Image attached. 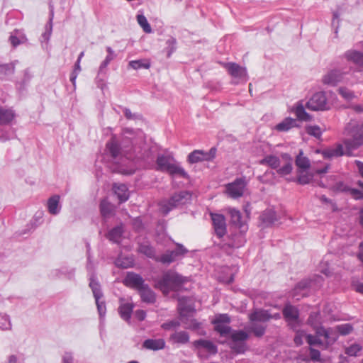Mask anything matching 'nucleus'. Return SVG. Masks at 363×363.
Segmentation results:
<instances>
[{
    "label": "nucleus",
    "instance_id": "obj_1",
    "mask_svg": "<svg viewBox=\"0 0 363 363\" xmlns=\"http://www.w3.org/2000/svg\"><path fill=\"white\" fill-rule=\"evenodd\" d=\"M106 148L114 159L123 156L129 160L145 163L152 162L156 152V147L151 143H147L143 131L129 128L123 130L121 144L113 135L107 143Z\"/></svg>",
    "mask_w": 363,
    "mask_h": 363
},
{
    "label": "nucleus",
    "instance_id": "obj_2",
    "mask_svg": "<svg viewBox=\"0 0 363 363\" xmlns=\"http://www.w3.org/2000/svg\"><path fill=\"white\" fill-rule=\"evenodd\" d=\"M184 281L182 276L174 272L168 271L156 281L155 286L163 294H168L171 291H178Z\"/></svg>",
    "mask_w": 363,
    "mask_h": 363
},
{
    "label": "nucleus",
    "instance_id": "obj_3",
    "mask_svg": "<svg viewBox=\"0 0 363 363\" xmlns=\"http://www.w3.org/2000/svg\"><path fill=\"white\" fill-rule=\"evenodd\" d=\"M191 199V194L186 191H182L174 194L169 200L160 202V211L167 214L173 208L184 205Z\"/></svg>",
    "mask_w": 363,
    "mask_h": 363
},
{
    "label": "nucleus",
    "instance_id": "obj_4",
    "mask_svg": "<svg viewBox=\"0 0 363 363\" xmlns=\"http://www.w3.org/2000/svg\"><path fill=\"white\" fill-rule=\"evenodd\" d=\"M249 338L248 334L243 330H235L230 335V347L236 353H244L247 345L246 341Z\"/></svg>",
    "mask_w": 363,
    "mask_h": 363
},
{
    "label": "nucleus",
    "instance_id": "obj_5",
    "mask_svg": "<svg viewBox=\"0 0 363 363\" xmlns=\"http://www.w3.org/2000/svg\"><path fill=\"white\" fill-rule=\"evenodd\" d=\"M306 106L311 111H326L330 108V104L324 91L314 94L307 101Z\"/></svg>",
    "mask_w": 363,
    "mask_h": 363
},
{
    "label": "nucleus",
    "instance_id": "obj_6",
    "mask_svg": "<svg viewBox=\"0 0 363 363\" xmlns=\"http://www.w3.org/2000/svg\"><path fill=\"white\" fill-rule=\"evenodd\" d=\"M89 287L91 289L94 297L95 298L99 316L103 318L105 316L106 311V304L104 301H101V298L103 297V293L101 291L99 283L95 280L94 275H91V277Z\"/></svg>",
    "mask_w": 363,
    "mask_h": 363
},
{
    "label": "nucleus",
    "instance_id": "obj_7",
    "mask_svg": "<svg viewBox=\"0 0 363 363\" xmlns=\"http://www.w3.org/2000/svg\"><path fill=\"white\" fill-rule=\"evenodd\" d=\"M317 335L323 337V350L328 349L330 346L335 344L338 339L337 335V330L334 328H325L324 326L319 327L315 331Z\"/></svg>",
    "mask_w": 363,
    "mask_h": 363
},
{
    "label": "nucleus",
    "instance_id": "obj_8",
    "mask_svg": "<svg viewBox=\"0 0 363 363\" xmlns=\"http://www.w3.org/2000/svg\"><path fill=\"white\" fill-rule=\"evenodd\" d=\"M195 350L200 357H206L205 353L214 355L218 352L217 346L211 340L199 339L193 342Z\"/></svg>",
    "mask_w": 363,
    "mask_h": 363
},
{
    "label": "nucleus",
    "instance_id": "obj_9",
    "mask_svg": "<svg viewBox=\"0 0 363 363\" xmlns=\"http://www.w3.org/2000/svg\"><path fill=\"white\" fill-rule=\"evenodd\" d=\"M178 309L179 311L181 320L186 325V328L191 330H197L200 328L201 323L197 322L195 319L187 317L188 313H193V309L191 306H184L182 305V299L179 301Z\"/></svg>",
    "mask_w": 363,
    "mask_h": 363
},
{
    "label": "nucleus",
    "instance_id": "obj_10",
    "mask_svg": "<svg viewBox=\"0 0 363 363\" xmlns=\"http://www.w3.org/2000/svg\"><path fill=\"white\" fill-rule=\"evenodd\" d=\"M230 318L228 314H219L212 320L215 330L221 336H225L230 333Z\"/></svg>",
    "mask_w": 363,
    "mask_h": 363
},
{
    "label": "nucleus",
    "instance_id": "obj_11",
    "mask_svg": "<svg viewBox=\"0 0 363 363\" xmlns=\"http://www.w3.org/2000/svg\"><path fill=\"white\" fill-rule=\"evenodd\" d=\"M283 315L289 327L295 330L300 326V320L298 319V310L291 305H286L283 309Z\"/></svg>",
    "mask_w": 363,
    "mask_h": 363
},
{
    "label": "nucleus",
    "instance_id": "obj_12",
    "mask_svg": "<svg viewBox=\"0 0 363 363\" xmlns=\"http://www.w3.org/2000/svg\"><path fill=\"white\" fill-rule=\"evenodd\" d=\"M246 185L245 178H238L233 182L226 185L227 193L231 198H240L243 195Z\"/></svg>",
    "mask_w": 363,
    "mask_h": 363
},
{
    "label": "nucleus",
    "instance_id": "obj_13",
    "mask_svg": "<svg viewBox=\"0 0 363 363\" xmlns=\"http://www.w3.org/2000/svg\"><path fill=\"white\" fill-rule=\"evenodd\" d=\"M187 252L188 250L182 245L177 244V248L174 250L167 251L156 260L163 264H170L178 257L184 256Z\"/></svg>",
    "mask_w": 363,
    "mask_h": 363
},
{
    "label": "nucleus",
    "instance_id": "obj_14",
    "mask_svg": "<svg viewBox=\"0 0 363 363\" xmlns=\"http://www.w3.org/2000/svg\"><path fill=\"white\" fill-rule=\"evenodd\" d=\"M216 149L212 147L208 152L203 150H194L191 152L188 156V161L190 163H196L201 161H209L216 157Z\"/></svg>",
    "mask_w": 363,
    "mask_h": 363
},
{
    "label": "nucleus",
    "instance_id": "obj_15",
    "mask_svg": "<svg viewBox=\"0 0 363 363\" xmlns=\"http://www.w3.org/2000/svg\"><path fill=\"white\" fill-rule=\"evenodd\" d=\"M345 74V72L337 69H331L323 75L322 82L325 85L335 86L343 81Z\"/></svg>",
    "mask_w": 363,
    "mask_h": 363
},
{
    "label": "nucleus",
    "instance_id": "obj_16",
    "mask_svg": "<svg viewBox=\"0 0 363 363\" xmlns=\"http://www.w3.org/2000/svg\"><path fill=\"white\" fill-rule=\"evenodd\" d=\"M125 285L139 291L146 284L143 277L134 272H128L123 281Z\"/></svg>",
    "mask_w": 363,
    "mask_h": 363
},
{
    "label": "nucleus",
    "instance_id": "obj_17",
    "mask_svg": "<svg viewBox=\"0 0 363 363\" xmlns=\"http://www.w3.org/2000/svg\"><path fill=\"white\" fill-rule=\"evenodd\" d=\"M225 67L229 74L234 78H238L243 81L247 80V73L245 67H241L234 62L227 63Z\"/></svg>",
    "mask_w": 363,
    "mask_h": 363
},
{
    "label": "nucleus",
    "instance_id": "obj_18",
    "mask_svg": "<svg viewBox=\"0 0 363 363\" xmlns=\"http://www.w3.org/2000/svg\"><path fill=\"white\" fill-rule=\"evenodd\" d=\"M211 218L216 234L222 238L226 233L225 217L221 214H211Z\"/></svg>",
    "mask_w": 363,
    "mask_h": 363
},
{
    "label": "nucleus",
    "instance_id": "obj_19",
    "mask_svg": "<svg viewBox=\"0 0 363 363\" xmlns=\"http://www.w3.org/2000/svg\"><path fill=\"white\" fill-rule=\"evenodd\" d=\"M251 322L265 323L271 319V314L267 310L256 309L249 315Z\"/></svg>",
    "mask_w": 363,
    "mask_h": 363
},
{
    "label": "nucleus",
    "instance_id": "obj_20",
    "mask_svg": "<svg viewBox=\"0 0 363 363\" xmlns=\"http://www.w3.org/2000/svg\"><path fill=\"white\" fill-rule=\"evenodd\" d=\"M344 56L347 61L352 62L359 67H363V52L350 50L345 52Z\"/></svg>",
    "mask_w": 363,
    "mask_h": 363
},
{
    "label": "nucleus",
    "instance_id": "obj_21",
    "mask_svg": "<svg viewBox=\"0 0 363 363\" xmlns=\"http://www.w3.org/2000/svg\"><path fill=\"white\" fill-rule=\"evenodd\" d=\"M298 126V125L296 119L291 117H286L280 123H277L275 125L274 129L279 132H287L293 128Z\"/></svg>",
    "mask_w": 363,
    "mask_h": 363
},
{
    "label": "nucleus",
    "instance_id": "obj_22",
    "mask_svg": "<svg viewBox=\"0 0 363 363\" xmlns=\"http://www.w3.org/2000/svg\"><path fill=\"white\" fill-rule=\"evenodd\" d=\"M293 111L298 121L307 122L312 120V116L306 111L305 107L301 101H298L294 105Z\"/></svg>",
    "mask_w": 363,
    "mask_h": 363
},
{
    "label": "nucleus",
    "instance_id": "obj_23",
    "mask_svg": "<svg viewBox=\"0 0 363 363\" xmlns=\"http://www.w3.org/2000/svg\"><path fill=\"white\" fill-rule=\"evenodd\" d=\"M174 162V158L170 155H159L157 158V169L167 172L169 167Z\"/></svg>",
    "mask_w": 363,
    "mask_h": 363
},
{
    "label": "nucleus",
    "instance_id": "obj_24",
    "mask_svg": "<svg viewBox=\"0 0 363 363\" xmlns=\"http://www.w3.org/2000/svg\"><path fill=\"white\" fill-rule=\"evenodd\" d=\"M140 298L143 302L153 303L156 300L155 294L146 284L138 291Z\"/></svg>",
    "mask_w": 363,
    "mask_h": 363
},
{
    "label": "nucleus",
    "instance_id": "obj_25",
    "mask_svg": "<svg viewBox=\"0 0 363 363\" xmlns=\"http://www.w3.org/2000/svg\"><path fill=\"white\" fill-rule=\"evenodd\" d=\"M113 191L119 199L120 203L126 201L129 198L128 187L123 184H115L113 186Z\"/></svg>",
    "mask_w": 363,
    "mask_h": 363
},
{
    "label": "nucleus",
    "instance_id": "obj_26",
    "mask_svg": "<svg viewBox=\"0 0 363 363\" xmlns=\"http://www.w3.org/2000/svg\"><path fill=\"white\" fill-rule=\"evenodd\" d=\"M352 138L345 139V144L349 150L357 149L363 143V135L362 134L352 133Z\"/></svg>",
    "mask_w": 363,
    "mask_h": 363
},
{
    "label": "nucleus",
    "instance_id": "obj_27",
    "mask_svg": "<svg viewBox=\"0 0 363 363\" xmlns=\"http://www.w3.org/2000/svg\"><path fill=\"white\" fill-rule=\"evenodd\" d=\"M143 346L151 350H162L165 346V342L163 339H147L143 342Z\"/></svg>",
    "mask_w": 363,
    "mask_h": 363
},
{
    "label": "nucleus",
    "instance_id": "obj_28",
    "mask_svg": "<svg viewBox=\"0 0 363 363\" xmlns=\"http://www.w3.org/2000/svg\"><path fill=\"white\" fill-rule=\"evenodd\" d=\"M60 199V197L58 195H54L48 199L47 206L50 214L57 215L60 213L61 210Z\"/></svg>",
    "mask_w": 363,
    "mask_h": 363
},
{
    "label": "nucleus",
    "instance_id": "obj_29",
    "mask_svg": "<svg viewBox=\"0 0 363 363\" xmlns=\"http://www.w3.org/2000/svg\"><path fill=\"white\" fill-rule=\"evenodd\" d=\"M281 157L283 159H284L286 161H287V162L281 167H280L279 169L277 168V172L279 175L284 177V176L289 174L292 172V169H293L292 158L287 153L283 154L281 155Z\"/></svg>",
    "mask_w": 363,
    "mask_h": 363
},
{
    "label": "nucleus",
    "instance_id": "obj_30",
    "mask_svg": "<svg viewBox=\"0 0 363 363\" xmlns=\"http://www.w3.org/2000/svg\"><path fill=\"white\" fill-rule=\"evenodd\" d=\"M172 344H186L189 341V335L185 331H179L172 333L169 337Z\"/></svg>",
    "mask_w": 363,
    "mask_h": 363
},
{
    "label": "nucleus",
    "instance_id": "obj_31",
    "mask_svg": "<svg viewBox=\"0 0 363 363\" xmlns=\"http://www.w3.org/2000/svg\"><path fill=\"white\" fill-rule=\"evenodd\" d=\"M260 218L262 223L267 226L273 225L278 220L275 211L272 209L265 210Z\"/></svg>",
    "mask_w": 363,
    "mask_h": 363
},
{
    "label": "nucleus",
    "instance_id": "obj_32",
    "mask_svg": "<svg viewBox=\"0 0 363 363\" xmlns=\"http://www.w3.org/2000/svg\"><path fill=\"white\" fill-rule=\"evenodd\" d=\"M123 233V228L122 225H118L112 228L107 234V238L116 243L121 242Z\"/></svg>",
    "mask_w": 363,
    "mask_h": 363
},
{
    "label": "nucleus",
    "instance_id": "obj_33",
    "mask_svg": "<svg viewBox=\"0 0 363 363\" xmlns=\"http://www.w3.org/2000/svg\"><path fill=\"white\" fill-rule=\"evenodd\" d=\"M100 211L104 218H109L114 213V206L106 199H104L100 203Z\"/></svg>",
    "mask_w": 363,
    "mask_h": 363
},
{
    "label": "nucleus",
    "instance_id": "obj_34",
    "mask_svg": "<svg viewBox=\"0 0 363 363\" xmlns=\"http://www.w3.org/2000/svg\"><path fill=\"white\" fill-rule=\"evenodd\" d=\"M133 309V305L130 303H122L118 308V313L122 319L129 321Z\"/></svg>",
    "mask_w": 363,
    "mask_h": 363
},
{
    "label": "nucleus",
    "instance_id": "obj_35",
    "mask_svg": "<svg viewBox=\"0 0 363 363\" xmlns=\"http://www.w3.org/2000/svg\"><path fill=\"white\" fill-rule=\"evenodd\" d=\"M246 242L245 237L242 233L235 234L230 239L228 245L231 248H239L244 245Z\"/></svg>",
    "mask_w": 363,
    "mask_h": 363
},
{
    "label": "nucleus",
    "instance_id": "obj_36",
    "mask_svg": "<svg viewBox=\"0 0 363 363\" xmlns=\"http://www.w3.org/2000/svg\"><path fill=\"white\" fill-rule=\"evenodd\" d=\"M138 252L147 257L157 259L154 247L147 241L139 244Z\"/></svg>",
    "mask_w": 363,
    "mask_h": 363
},
{
    "label": "nucleus",
    "instance_id": "obj_37",
    "mask_svg": "<svg viewBox=\"0 0 363 363\" xmlns=\"http://www.w3.org/2000/svg\"><path fill=\"white\" fill-rule=\"evenodd\" d=\"M229 213L232 223L238 227L240 229L244 228L245 225L242 220L241 213L235 208H230L229 210Z\"/></svg>",
    "mask_w": 363,
    "mask_h": 363
},
{
    "label": "nucleus",
    "instance_id": "obj_38",
    "mask_svg": "<svg viewBox=\"0 0 363 363\" xmlns=\"http://www.w3.org/2000/svg\"><path fill=\"white\" fill-rule=\"evenodd\" d=\"M307 323L312 327L314 331L323 326L320 320V313L319 312H311L308 318Z\"/></svg>",
    "mask_w": 363,
    "mask_h": 363
},
{
    "label": "nucleus",
    "instance_id": "obj_39",
    "mask_svg": "<svg viewBox=\"0 0 363 363\" xmlns=\"http://www.w3.org/2000/svg\"><path fill=\"white\" fill-rule=\"evenodd\" d=\"M295 163L298 167V170L308 169L311 166L308 157L303 155L302 150H301L298 155L296 156Z\"/></svg>",
    "mask_w": 363,
    "mask_h": 363
},
{
    "label": "nucleus",
    "instance_id": "obj_40",
    "mask_svg": "<svg viewBox=\"0 0 363 363\" xmlns=\"http://www.w3.org/2000/svg\"><path fill=\"white\" fill-rule=\"evenodd\" d=\"M167 172L173 176L179 175L183 178H188V174L186 172V171L179 165H178L175 162L171 164L170 167H169Z\"/></svg>",
    "mask_w": 363,
    "mask_h": 363
},
{
    "label": "nucleus",
    "instance_id": "obj_41",
    "mask_svg": "<svg viewBox=\"0 0 363 363\" xmlns=\"http://www.w3.org/2000/svg\"><path fill=\"white\" fill-rule=\"evenodd\" d=\"M259 163L261 164H267L272 169H277L280 165V160L276 156L267 155Z\"/></svg>",
    "mask_w": 363,
    "mask_h": 363
},
{
    "label": "nucleus",
    "instance_id": "obj_42",
    "mask_svg": "<svg viewBox=\"0 0 363 363\" xmlns=\"http://www.w3.org/2000/svg\"><path fill=\"white\" fill-rule=\"evenodd\" d=\"M323 156L325 158H332V157H340L344 154L343 148L341 145H339L335 148L325 150L323 152Z\"/></svg>",
    "mask_w": 363,
    "mask_h": 363
},
{
    "label": "nucleus",
    "instance_id": "obj_43",
    "mask_svg": "<svg viewBox=\"0 0 363 363\" xmlns=\"http://www.w3.org/2000/svg\"><path fill=\"white\" fill-rule=\"evenodd\" d=\"M14 117L11 110L4 109L0 106V125L10 123Z\"/></svg>",
    "mask_w": 363,
    "mask_h": 363
},
{
    "label": "nucleus",
    "instance_id": "obj_44",
    "mask_svg": "<svg viewBox=\"0 0 363 363\" xmlns=\"http://www.w3.org/2000/svg\"><path fill=\"white\" fill-rule=\"evenodd\" d=\"M309 286H311V282H308L307 281H300L299 283L297 284L296 286L295 287L294 292H293V296L294 297L297 296L296 299L298 300L300 298V297L298 296V293L302 292L301 294V296H305L306 293L303 292V291Z\"/></svg>",
    "mask_w": 363,
    "mask_h": 363
},
{
    "label": "nucleus",
    "instance_id": "obj_45",
    "mask_svg": "<svg viewBox=\"0 0 363 363\" xmlns=\"http://www.w3.org/2000/svg\"><path fill=\"white\" fill-rule=\"evenodd\" d=\"M297 182L300 184H307L312 179V175L308 172V169L297 170Z\"/></svg>",
    "mask_w": 363,
    "mask_h": 363
},
{
    "label": "nucleus",
    "instance_id": "obj_46",
    "mask_svg": "<svg viewBox=\"0 0 363 363\" xmlns=\"http://www.w3.org/2000/svg\"><path fill=\"white\" fill-rule=\"evenodd\" d=\"M318 270L320 273L325 274L326 277H329L332 274L329 259L327 257H324V259L320 262Z\"/></svg>",
    "mask_w": 363,
    "mask_h": 363
},
{
    "label": "nucleus",
    "instance_id": "obj_47",
    "mask_svg": "<svg viewBox=\"0 0 363 363\" xmlns=\"http://www.w3.org/2000/svg\"><path fill=\"white\" fill-rule=\"evenodd\" d=\"M250 330L254 333L256 337H262L266 331V325L258 324L257 322H251Z\"/></svg>",
    "mask_w": 363,
    "mask_h": 363
},
{
    "label": "nucleus",
    "instance_id": "obj_48",
    "mask_svg": "<svg viewBox=\"0 0 363 363\" xmlns=\"http://www.w3.org/2000/svg\"><path fill=\"white\" fill-rule=\"evenodd\" d=\"M306 342L310 345V347L318 345L323 349V340L321 339L320 336L317 335L315 333V335L308 334L306 335Z\"/></svg>",
    "mask_w": 363,
    "mask_h": 363
},
{
    "label": "nucleus",
    "instance_id": "obj_49",
    "mask_svg": "<svg viewBox=\"0 0 363 363\" xmlns=\"http://www.w3.org/2000/svg\"><path fill=\"white\" fill-rule=\"evenodd\" d=\"M128 65L134 69H148L150 67V63L147 60H138L130 61Z\"/></svg>",
    "mask_w": 363,
    "mask_h": 363
},
{
    "label": "nucleus",
    "instance_id": "obj_50",
    "mask_svg": "<svg viewBox=\"0 0 363 363\" xmlns=\"http://www.w3.org/2000/svg\"><path fill=\"white\" fill-rule=\"evenodd\" d=\"M137 21L146 33H150L152 28L146 17L143 14L137 15Z\"/></svg>",
    "mask_w": 363,
    "mask_h": 363
},
{
    "label": "nucleus",
    "instance_id": "obj_51",
    "mask_svg": "<svg viewBox=\"0 0 363 363\" xmlns=\"http://www.w3.org/2000/svg\"><path fill=\"white\" fill-rule=\"evenodd\" d=\"M334 328L337 330V335H347L350 334L353 330L352 325L350 323L338 325L334 327Z\"/></svg>",
    "mask_w": 363,
    "mask_h": 363
},
{
    "label": "nucleus",
    "instance_id": "obj_52",
    "mask_svg": "<svg viewBox=\"0 0 363 363\" xmlns=\"http://www.w3.org/2000/svg\"><path fill=\"white\" fill-rule=\"evenodd\" d=\"M362 350V347L357 343H354L345 349V353L351 357L357 356V353Z\"/></svg>",
    "mask_w": 363,
    "mask_h": 363
},
{
    "label": "nucleus",
    "instance_id": "obj_53",
    "mask_svg": "<svg viewBox=\"0 0 363 363\" xmlns=\"http://www.w3.org/2000/svg\"><path fill=\"white\" fill-rule=\"evenodd\" d=\"M0 329L3 330L11 329V323L9 315L0 313Z\"/></svg>",
    "mask_w": 363,
    "mask_h": 363
},
{
    "label": "nucleus",
    "instance_id": "obj_54",
    "mask_svg": "<svg viewBox=\"0 0 363 363\" xmlns=\"http://www.w3.org/2000/svg\"><path fill=\"white\" fill-rule=\"evenodd\" d=\"M306 133L316 138H320L322 135V130L318 125H308L306 127Z\"/></svg>",
    "mask_w": 363,
    "mask_h": 363
},
{
    "label": "nucleus",
    "instance_id": "obj_55",
    "mask_svg": "<svg viewBox=\"0 0 363 363\" xmlns=\"http://www.w3.org/2000/svg\"><path fill=\"white\" fill-rule=\"evenodd\" d=\"M52 19H53V11H51L50 17L49 19L48 23L45 26V31L42 35V38L44 40H48L50 38L52 30Z\"/></svg>",
    "mask_w": 363,
    "mask_h": 363
},
{
    "label": "nucleus",
    "instance_id": "obj_56",
    "mask_svg": "<svg viewBox=\"0 0 363 363\" xmlns=\"http://www.w3.org/2000/svg\"><path fill=\"white\" fill-rule=\"evenodd\" d=\"M16 62H18V61L0 65V72L6 75L13 74L15 70V64Z\"/></svg>",
    "mask_w": 363,
    "mask_h": 363
},
{
    "label": "nucleus",
    "instance_id": "obj_57",
    "mask_svg": "<svg viewBox=\"0 0 363 363\" xmlns=\"http://www.w3.org/2000/svg\"><path fill=\"white\" fill-rule=\"evenodd\" d=\"M294 331H296V335H295L294 339V343L297 346H300L303 343V337L306 338V335L308 334H306L305 330H297V328Z\"/></svg>",
    "mask_w": 363,
    "mask_h": 363
},
{
    "label": "nucleus",
    "instance_id": "obj_58",
    "mask_svg": "<svg viewBox=\"0 0 363 363\" xmlns=\"http://www.w3.org/2000/svg\"><path fill=\"white\" fill-rule=\"evenodd\" d=\"M339 94L346 100L350 101L354 99V93L346 87H340L338 89Z\"/></svg>",
    "mask_w": 363,
    "mask_h": 363
},
{
    "label": "nucleus",
    "instance_id": "obj_59",
    "mask_svg": "<svg viewBox=\"0 0 363 363\" xmlns=\"http://www.w3.org/2000/svg\"><path fill=\"white\" fill-rule=\"evenodd\" d=\"M176 39L174 38H169L166 44L167 45V57H169L176 50Z\"/></svg>",
    "mask_w": 363,
    "mask_h": 363
},
{
    "label": "nucleus",
    "instance_id": "obj_60",
    "mask_svg": "<svg viewBox=\"0 0 363 363\" xmlns=\"http://www.w3.org/2000/svg\"><path fill=\"white\" fill-rule=\"evenodd\" d=\"M320 352L312 347H309V357L310 359L313 362H320Z\"/></svg>",
    "mask_w": 363,
    "mask_h": 363
},
{
    "label": "nucleus",
    "instance_id": "obj_61",
    "mask_svg": "<svg viewBox=\"0 0 363 363\" xmlns=\"http://www.w3.org/2000/svg\"><path fill=\"white\" fill-rule=\"evenodd\" d=\"M348 194L350 195L354 199H363V191L362 188L358 189L350 187Z\"/></svg>",
    "mask_w": 363,
    "mask_h": 363
},
{
    "label": "nucleus",
    "instance_id": "obj_62",
    "mask_svg": "<svg viewBox=\"0 0 363 363\" xmlns=\"http://www.w3.org/2000/svg\"><path fill=\"white\" fill-rule=\"evenodd\" d=\"M123 113L128 120H137L141 118V116L138 113H132L130 110L128 108H123Z\"/></svg>",
    "mask_w": 363,
    "mask_h": 363
},
{
    "label": "nucleus",
    "instance_id": "obj_63",
    "mask_svg": "<svg viewBox=\"0 0 363 363\" xmlns=\"http://www.w3.org/2000/svg\"><path fill=\"white\" fill-rule=\"evenodd\" d=\"M179 325H180L179 321H178V320H171V321H169V322L164 323L162 325V328L164 330H170L171 328H177V327H179Z\"/></svg>",
    "mask_w": 363,
    "mask_h": 363
},
{
    "label": "nucleus",
    "instance_id": "obj_64",
    "mask_svg": "<svg viewBox=\"0 0 363 363\" xmlns=\"http://www.w3.org/2000/svg\"><path fill=\"white\" fill-rule=\"evenodd\" d=\"M26 40V39L25 37H21V38H18V37L13 35H11L9 38V40L13 47H16L17 45L24 43Z\"/></svg>",
    "mask_w": 363,
    "mask_h": 363
}]
</instances>
